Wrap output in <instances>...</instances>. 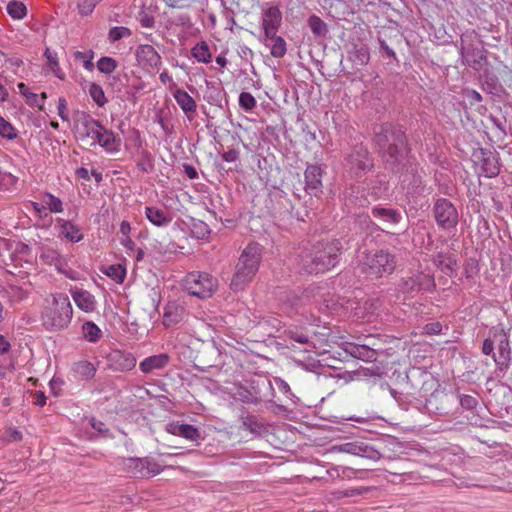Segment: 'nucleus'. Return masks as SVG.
I'll return each mask as SVG.
<instances>
[{
    "instance_id": "nucleus-1",
    "label": "nucleus",
    "mask_w": 512,
    "mask_h": 512,
    "mask_svg": "<svg viewBox=\"0 0 512 512\" xmlns=\"http://www.w3.org/2000/svg\"><path fill=\"white\" fill-rule=\"evenodd\" d=\"M342 245L338 239H326L316 242L301 254L306 272L323 273L335 267L341 254Z\"/></svg>"
},
{
    "instance_id": "nucleus-2",
    "label": "nucleus",
    "mask_w": 512,
    "mask_h": 512,
    "mask_svg": "<svg viewBox=\"0 0 512 512\" xmlns=\"http://www.w3.org/2000/svg\"><path fill=\"white\" fill-rule=\"evenodd\" d=\"M73 307L66 293L48 295L41 310V321L47 331H61L70 325Z\"/></svg>"
},
{
    "instance_id": "nucleus-3",
    "label": "nucleus",
    "mask_w": 512,
    "mask_h": 512,
    "mask_svg": "<svg viewBox=\"0 0 512 512\" xmlns=\"http://www.w3.org/2000/svg\"><path fill=\"white\" fill-rule=\"evenodd\" d=\"M375 142L386 162L396 163L406 151V135L390 123L377 125L374 128Z\"/></svg>"
},
{
    "instance_id": "nucleus-4",
    "label": "nucleus",
    "mask_w": 512,
    "mask_h": 512,
    "mask_svg": "<svg viewBox=\"0 0 512 512\" xmlns=\"http://www.w3.org/2000/svg\"><path fill=\"white\" fill-rule=\"evenodd\" d=\"M262 258V248L258 243H250L241 253L230 286L242 290L256 275Z\"/></svg>"
},
{
    "instance_id": "nucleus-5",
    "label": "nucleus",
    "mask_w": 512,
    "mask_h": 512,
    "mask_svg": "<svg viewBox=\"0 0 512 512\" xmlns=\"http://www.w3.org/2000/svg\"><path fill=\"white\" fill-rule=\"evenodd\" d=\"M342 345L347 354L365 362H377L389 355L384 347V339L378 335L359 336L354 342H344Z\"/></svg>"
},
{
    "instance_id": "nucleus-6",
    "label": "nucleus",
    "mask_w": 512,
    "mask_h": 512,
    "mask_svg": "<svg viewBox=\"0 0 512 512\" xmlns=\"http://www.w3.org/2000/svg\"><path fill=\"white\" fill-rule=\"evenodd\" d=\"M361 271L373 278L390 275L396 267L395 255L387 250L370 251L360 264Z\"/></svg>"
},
{
    "instance_id": "nucleus-7",
    "label": "nucleus",
    "mask_w": 512,
    "mask_h": 512,
    "mask_svg": "<svg viewBox=\"0 0 512 512\" xmlns=\"http://www.w3.org/2000/svg\"><path fill=\"white\" fill-rule=\"evenodd\" d=\"M184 289L201 299L210 297L216 289V280L207 273L190 272L183 280Z\"/></svg>"
},
{
    "instance_id": "nucleus-8",
    "label": "nucleus",
    "mask_w": 512,
    "mask_h": 512,
    "mask_svg": "<svg viewBox=\"0 0 512 512\" xmlns=\"http://www.w3.org/2000/svg\"><path fill=\"white\" fill-rule=\"evenodd\" d=\"M472 161L479 175L496 177L500 172V156L497 152L480 148L472 154Z\"/></svg>"
},
{
    "instance_id": "nucleus-9",
    "label": "nucleus",
    "mask_w": 512,
    "mask_h": 512,
    "mask_svg": "<svg viewBox=\"0 0 512 512\" xmlns=\"http://www.w3.org/2000/svg\"><path fill=\"white\" fill-rule=\"evenodd\" d=\"M398 287L403 293L432 292L436 283L433 274L417 272L402 278Z\"/></svg>"
},
{
    "instance_id": "nucleus-10",
    "label": "nucleus",
    "mask_w": 512,
    "mask_h": 512,
    "mask_svg": "<svg viewBox=\"0 0 512 512\" xmlns=\"http://www.w3.org/2000/svg\"><path fill=\"white\" fill-rule=\"evenodd\" d=\"M437 225L444 230L455 229L458 224V212L455 206L445 198L438 199L433 207Z\"/></svg>"
},
{
    "instance_id": "nucleus-11",
    "label": "nucleus",
    "mask_w": 512,
    "mask_h": 512,
    "mask_svg": "<svg viewBox=\"0 0 512 512\" xmlns=\"http://www.w3.org/2000/svg\"><path fill=\"white\" fill-rule=\"evenodd\" d=\"M125 467L134 478H149L162 471L161 466L152 458H129Z\"/></svg>"
},
{
    "instance_id": "nucleus-12",
    "label": "nucleus",
    "mask_w": 512,
    "mask_h": 512,
    "mask_svg": "<svg viewBox=\"0 0 512 512\" xmlns=\"http://www.w3.org/2000/svg\"><path fill=\"white\" fill-rule=\"evenodd\" d=\"M135 57L138 64L149 73H157L162 66V58L152 45H139Z\"/></svg>"
},
{
    "instance_id": "nucleus-13",
    "label": "nucleus",
    "mask_w": 512,
    "mask_h": 512,
    "mask_svg": "<svg viewBox=\"0 0 512 512\" xmlns=\"http://www.w3.org/2000/svg\"><path fill=\"white\" fill-rule=\"evenodd\" d=\"M76 130L81 139H94L97 136V132L103 129V125L90 114L77 111L75 116Z\"/></svg>"
},
{
    "instance_id": "nucleus-14",
    "label": "nucleus",
    "mask_w": 512,
    "mask_h": 512,
    "mask_svg": "<svg viewBox=\"0 0 512 512\" xmlns=\"http://www.w3.org/2000/svg\"><path fill=\"white\" fill-rule=\"evenodd\" d=\"M347 165L356 176L370 169L372 161L368 150L363 146H356L347 157Z\"/></svg>"
},
{
    "instance_id": "nucleus-15",
    "label": "nucleus",
    "mask_w": 512,
    "mask_h": 512,
    "mask_svg": "<svg viewBox=\"0 0 512 512\" xmlns=\"http://www.w3.org/2000/svg\"><path fill=\"white\" fill-rule=\"evenodd\" d=\"M171 86L174 87L172 95L176 103L184 112L188 120L192 121L197 115L196 101L185 90L177 87L175 83H171Z\"/></svg>"
},
{
    "instance_id": "nucleus-16",
    "label": "nucleus",
    "mask_w": 512,
    "mask_h": 512,
    "mask_svg": "<svg viewBox=\"0 0 512 512\" xmlns=\"http://www.w3.org/2000/svg\"><path fill=\"white\" fill-rule=\"evenodd\" d=\"M282 23V14L277 6H270L263 11L262 27L264 36L277 34Z\"/></svg>"
},
{
    "instance_id": "nucleus-17",
    "label": "nucleus",
    "mask_w": 512,
    "mask_h": 512,
    "mask_svg": "<svg viewBox=\"0 0 512 512\" xmlns=\"http://www.w3.org/2000/svg\"><path fill=\"white\" fill-rule=\"evenodd\" d=\"M323 169L319 165H308L304 172L305 190L309 194L317 195L321 192Z\"/></svg>"
},
{
    "instance_id": "nucleus-18",
    "label": "nucleus",
    "mask_w": 512,
    "mask_h": 512,
    "mask_svg": "<svg viewBox=\"0 0 512 512\" xmlns=\"http://www.w3.org/2000/svg\"><path fill=\"white\" fill-rule=\"evenodd\" d=\"M99 144L108 153H117L120 150L121 139L112 130L103 126L93 139V145Z\"/></svg>"
},
{
    "instance_id": "nucleus-19",
    "label": "nucleus",
    "mask_w": 512,
    "mask_h": 512,
    "mask_svg": "<svg viewBox=\"0 0 512 512\" xmlns=\"http://www.w3.org/2000/svg\"><path fill=\"white\" fill-rule=\"evenodd\" d=\"M331 453H347L355 456L372 458L375 452L364 443L347 442L340 445H334L329 449Z\"/></svg>"
},
{
    "instance_id": "nucleus-20",
    "label": "nucleus",
    "mask_w": 512,
    "mask_h": 512,
    "mask_svg": "<svg viewBox=\"0 0 512 512\" xmlns=\"http://www.w3.org/2000/svg\"><path fill=\"white\" fill-rule=\"evenodd\" d=\"M500 337L498 342V354H493V360L501 370L507 369L511 361V348L509 339L505 334H494V338Z\"/></svg>"
},
{
    "instance_id": "nucleus-21",
    "label": "nucleus",
    "mask_w": 512,
    "mask_h": 512,
    "mask_svg": "<svg viewBox=\"0 0 512 512\" xmlns=\"http://www.w3.org/2000/svg\"><path fill=\"white\" fill-rule=\"evenodd\" d=\"M187 315L185 307L175 301L168 302L164 308L163 324L166 327L177 325L185 319Z\"/></svg>"
},
{
    "instance_id": "nucleus-22",
    "label": "nucleus",
    "mask_w": 512,
    "mask_h": 512,
    "mask_svg": "<svg viewBox=\"0 0 512 512\" xmlns=\"http://www.w3.org/2000/svg\"><path fill=\"white\" fill-rule=\"evenodd\" d=\"M109 361L116 371H130L136 366V358L132 353L115 350L109 355Z\"/></svg>"
},
{
    "instance_id": "nucleus-23",
    "label": "nucleus",
    "mask_w": 512,
    "mask_h": 512,
    "mask_svg": "<svg viewBox=\"0 0 512 512\" xmlns=\"http://www.w3.org/2000/svg\"><path fill=\"white\" fill-rule=\"evenodd\" d=\"M56 223L59 227V234L66 240L72 243H78L84 238L80 226L73 223L72 221L57 218Z\"/></svg>"
},
{
    "instance_id": "nucleus-24",
    "label": "nucleus",
    "mask_w": 512,
    "mask_h": 512,
    "mask_svg": "<svg viewBox=\"0 0 512 512\" xmlns=\"http://www.w3.org/2000/svg\"><path fill=\"white\" fill-rule=\"evenodd\" d=\"M434 265L448 276L456 274L458 264L455 255L438 252L432 259Z\"/></svg>"
},
{
    "instance_id": "nucleus-25",
    "label": "nucleus",
    "mask_w": 512,
    "mask_h": 512,
    "mask_svg": "<svg viewBox=\"0 0 512 512\" xmlns=\"http://www.w3.org/2000/svg\"><path fill=\"white\" fill-rule=\"evenodd\" d=\"M72 298L76 304V306L86 312L91 313L96 310L97 301L89 291L79 289L71 292Z\"/></svg>"
},
{
    "instance_id": "nucleus-26",
    "label": "nucleus",
    "mask_w": 512,
    "mask_h": 512,
    "mask_svg": "<svg viewBox=\"0 0 512 512\" xmlns=\"http://www.w3.org/2000/svg\"><path fill=\"white\" fill-rule=\"evenodd\" d=\"M145 216L151 224L157 227H165L172 221V216L168 211L156 206H146Z\"/></svg>"
},
{
    "instance_id": "nucleus-27",
    "label": "nucleus",
    "mask_w": 512,
    "mask_h": 512,
    "mask_svg": "<svg viewBox=\"0 0 512 512\" xmlns=\"http://www.w3.org/2000/svg\"><path fill=\"white\" fill-rule=\"evenodd\" d=\"M169 360L170 357L166 353L152 355L141 361L139 368L143 373L148 374L154 370L165 368L168 365Z\"/></svg>"
},
{
    "instance_id": "nucleus-28",
    "label": "nucleus",
    "mask_w": 512,
    "mask_h": 512,
    "mask_svg": "<svg viewBox=\"0 0 512 512\" xmlns=\"http://www.w3.org/2000/svg\"><path fill=\"white\" fill-rule=\"evenodd\" d=\"M96 367L87 360L75 362L72 366V373L77 380H91L96 374Z\"/></svg>"
},
{
    "instance_id": "nucleus-29",
    "label": "nucleus",
    "mask_w": 512,
    "mask_h": 512,
    "mask_svg": "<svg viewBox=\"0 0 512 512\" xmlns=\"http://www.w3.org/2000/svg\"><path fill=\"white\" fill-rule=\"evenodd\" d=\"M264 44L270 47V54L274 58H282L286 54V42L277 34H274L273 36H264Z\"/></svg>"
},
{
    "instance_id": "nucleus-30",
    "label": "nucleus",
    "mask_w": 512,
    "mask_h": 512,
    "mask_svg": "<svg viewBox=\"0 0 512 512\" xmlns=\"http://www.w3.org/2000/svg\"><path fill=\"white\" fill-rule=\"evenodd\" d=\"M371 214L374 218H378L392 224H397L401 220V214L399 211L392 208L376 206L372 208Z\"/></svg>"
},
{
    "instance_id": "nucleus-31",
    "label": "nucleus",
    "mask_w": 512,
    "mask_h": 512,
    "mask_svg": "<svg viewBox=\"0 0 512 512\" xmlns=\"http://www.w3.org/2000/svg\"><path fill=\"white\" fill-rule=\"evenodd\" d=\"M42 208L48 209L51 213L63 212V202L55 195L45 192L41 195Z\"/></svg>"
},
{
    "instance_id": "nucleus-32",
    "label": "nucleus",
    "mask_w": 512,
    "mask_h": 512,
    "mask_svg": "<svg viewBox=\"0 0 512 512\" xmlns=\"http://www.w3.org/2000/svg\"><path fill=\"white\" fill-rule=\"evenodd\" d=\"M242 428L253 434L260 435L264 431V425L252 414L241 415Z\"/></svg>"
},
{
    "instance_id": "nucleus-33",
    "label": "nucleus",
    "mask_w": 512,
    "mask_h": 512,
    "mask_svg": "<svg viewBox=\"0 0 512 512\" xmlns=\"http://www.w3.org/2000/svg\"><path fill=\"white\" fill-rule=\"evenodd\" d=\"M19 93L25 98L30 107H37L43 110V101L39 100V95L30 91L29 87L21 82L17 85Z\"/></svg>"
},
{
    "instance_id": "nucleus-34",
    "label": "nucleus",
    "mask_w": 512,
    "mask_h": 512,
    "mask_svg": "<svg viewBox=\"0 0 512 512\" xmlns=\"http://www.w3.org/2000/svg\"><path fill=\"white\" fill-rule=\"evenodd\" d=\"M82 333L88 342L95 343L102 337L101 329L92 321H86L82 325Z\"/></svg>"
},
{
    "instance_id": "nucleus-35",
    "label": "nucleus",
    "mask_w": 512,
    "mask_h": 512,
    "mask_svg": "<svg viewBox=\"0 0 512 512\" xmlns=\"http://www.w3.org/2000/svg\"><path fill=\"white\" fill-rule=\"evenodd\" d=\"M191 55L200 63H209L211 61V53L208 44L204 41L197 43L191 49Z\"/></svg>"
},
{
    "instance_id": "nucleus-36",
    "label": "nucleus",
    "mask_w": 512,
    "mask_h": 512,
    "mask_svg": "<svg viewBox=\"0 0 512 512\" xmlns=\"http://www.w3.org/2000/svg\"><path fill=\"white\" fill-rule=\"evenodd\" d=\"M137 168L143 173H149L153 170L154 164L151 154L143 149L139 152V158L136 162Z\"/></svg>"
},
{
    "instance_id": "nucleus-37",
    "label": "nucleus",
    "mask_w": 512,
    "mask_h": 512,
    "mask_svg": "<svg viewBox=\"0 0 512 512\" xmlns=\"http://www.w3.org/2000/svg\"><path fill=\"white\" fill-rule=\"evenodd\" d=\"M7 13L13 19L20 20L26 16L27 8L22 2L14 0L7 4Z\"/></svg>"
},
{
    "instance_id": "nucleus-38",
    "label": "nucleus",
    "mask_w": 512,
    "mask_h": 512,
    "mask_svg": "<svg viewBox=\"0 0 512 512\" xmlns=\"http://www.w3.org/2000/svg\"><path fill=\"white\" fill-rule=\"evenodd\" d=\"M88 92L92 100L97 104V106H105V104L107 103V98L105 96L103 88L99 84L91 83L89 85Z\"/></svg>"
},
{
    "instance_id": "nucleus-39",
    "label": "nucleus",
    "mask_w": 512,
    "mask_h": 512,
    "mask_svg": "<svg viewBox=\"0 0 512 512\" xmlns=\"http://www.w3.org/2000/svg\"><path fill=\"white\" fill-rule=\"evenodd\" d=\"M105 274L120 284L124 281L126 276V269L121 264H113L107 267Z\"/></svg>"
},
{
    "instance_id": "nucleus-40",
    "label": "nucleus",
    "mask_w": 512,
    "mask_h": 512,
    "mask_svg": "<svg viewBox=\"0 0 512 512\" xmlns=\"http://www.w3.org/2000/svg\"><path fill=\"white\" fill-rule=\"evenodd\" d=\"M308 25L315 36H323L327 32L326 23L316 15L310 16Z\"/></svg>"
},
{
    "instance_id": "nucleus-41",
    "label": "nucleus",
    "mask_w": 512,
    "mask_h": 512,
    "mask_svg": "<svg viewBox=\"0 0 512 512\" xmlns=\"http://www.w3.org/2000/svg\"><path fill=\"white\" fill-rule=\"evenodd\" d=\"M93 57L94 52L92 50L74 52V59L78 62H81L83 67L89 71L94 68V64L92 62Z\"/></svg>"
},
{
    "instance_id": "nucleus-42",
    "label": "nucleus",
    "mask_w": 512,
    "mask_h": 512,
    "mask_svg": "<svg viewBox=\"0 0 512 512\" xmlns=\"http://www.w3.org/2000/svg\"><path fill=\"white\" fill-rule=\"evenodd\" d=\"M0 136L7 140H14L18 136L16 128L3 117H0Z\"/></svg>"
},
{
    "instance_id": "nucleus-43",
    "label": "nucleus",
    "mask_w": 512,
    "mask_h": 512,
    "mask_svg": "<svg viewBox=\"0 0 512 512\" xmlns=\"http://www.w3.org/2000/svg\"><path fill=\"white\" fill-rule=\"evenodd\" d=\"M117 68V61L112 57H101L97 61V69L104 74H111Z\"/></svg>"
},
{
    "instance_id": "nucleus-44",
    "label": "nucleus",
    "mask_w": 512,
    "mask_h": 512,
    "mask_svg": "<svg viewBox=\"0 0 512 512\" xmlns=\"http://www.w3.org/2000/svg\"><path fill=\"white\" fill-rule=\"evenodd\" d=\"M257 105L256 99L254 96L249 92H242L239 95V106L247 111H252Z\"/></svg>"
},
{
    "instance_id": "nucleus-45",
    "label": "nucleus",
    "mask_w": 512,
    "mask_h": 512,
    "mask_svg": "<svg viewBox=\"0 0 512 512\" xmlns=\"http://www.w3.org/2000/svg\"><path fill=\"white\" fill-rule=\"evenodd\" d=\"M131 30L124 26H116L110 29L108 34V39L111 42L119 41L122 38H127L131 36Z\"/></svg>"
},
{
    "instance_id": "nucleus-46",
    "label": "nucleus",
    "mask_w": 512,
    "mask_h": 512,
    "mask_svg": "<svg viewBox=\"0 0 512 512\" xmlns=\"http://www.w3.org/2000/svg\"><path fill=\"white\" fill-rule=\"evenodd\" d=\"M179 436L191 441H197L200 438V433L199 430L193 425L181 424Z\"/></svg>"
},
{
    "instance_id": "nucleus-47",
    "label": "nucleus",
    "mask_w": 512,
    "mask_h": 512,
    "mask_svg": "<svg viewBox=\"0 0 512 512\" xmlns=\"http://www.w3.org/2000/svg\"><path fill=\"white\" fill-rule=\"evenodd\" d=\"M1 188L0 190H10L15 187L18 179L11 173L2 172L0 175Z\"/></svg>"
},
{
    "instance_id": "nucleus-48",
    "label": "nucleus",
    "mask_w": 512,
    "mask_h": 512,
    "mask_svg": "<svg viewBox=\"0 0 512 512\" xmlns=\"http://www.w3.org/2000/svg\"><path fill=\"white\" fill-rule=\"evenodd\" d=\"M7 294L9 295L10 298H12L15 301H21L27 298L28 295L26 290L17 285H10L7 290Z\"/></svg>"
},
{
    "instance_id": "nucleus-49",
    "label": "nucleus",
    "mask_w": 512,
    "mask_h": 512,
    "mask_svg": "<svg viewBox=\"0 0 512 512\" xmlns=\"http://www.w3.org/2000/svg\"><path fill=\"white\" fill-rule=\"evenodd\" d=\"M459 401H460L461 407L464 409H467V410H473L478 405L477 398L474 396H471V395H467V394L460 395Z\"/></svg>"
},
{
    "instance_id": "nucleus-50",
    "label": "nucleus",
    "mask_w": 512,
    "mask_h": 512,
    "mask_svg": "<svg viewBox=\"0 0 512 512\" xmlns=\"http://www.w3.org/2000/svg\"><path fill=\"white\" fill-rule=\"evenodd\" d=\"M99 1L100 0H80L78 3L79 12L85 16L91 14Z\"/></svg>"
},
{
    "instance_id": "nucleus-51",
    "label": "nucleus",
    "mask_w": 512,
    "mask_h": 512,
    "mask_svg": "<svg viewBox=\"0 0 512 512\" xmlns=\"http://www.w3.org/2000/svg\"><path fill=\"white\" fill-rule=\"evenodd\" d=\"M288 337L299 344H309V336L301 331L289 330Z\"/></svg>"
},
{
    "instance_id": "nucleus-52",
    "label": "nucleus",
    "mask_w": 512,
    "mask_h": 512,
    "mask_svg": "<svg viewBox=\"0 0 512 512\" xmlns=\"http://www.w3.org/2000/svg\"><path fill=\"white\" fill-rule=\"evenodd\" d=\"M138 20H139L141 26L145 27V28H153L155 25L154 16L146 11H141L139 13Z\"/></svg>"
},
{
    "instance_id": "nucleus-53",
    "label": "nucleus",
    "mask_w": 512,
    "mask_h": 512,
    "mask_svg": "<svg viewBox=\"0 0 512 512\" xmlns=\"http://www.w3.org/2000/svg\"><path fill=\"white\" fill-rule=\"evenodd\" d=\"M342 469V474L345 476V477H348L350 478L351 477V474H353L355 477L359 478V479H366L367 478V470H356V469H353V468H350V467H341Z\"/></svg>"
},
{
    "instance_id": "nucleus-54",
    "label": "nucleus",
    "mask_w": 512,
    "mask_h": 512,
    "mask_svg": "<svg viewBox=\"0 0 512 512\" xmlns=\"http://www.w3.org/2000/svg\"><path fill=\"white\" fill-rule=\"evenodd\" d=\"M173 23L176 26H181V27H185V28H190L192 26V20L188 14L176 15L173 19Z\"/></svg>"
},
{
    "instance_id": "nucleus-55",
    "label": "nucleus",
    "mask_w": 512,
    "mask_h": 512,
    "mask_svg": "<svg viewBox=\"0 0 512 512\" xmlns=\"http://www.w3.org/2000/svg\"><path fill=\"white\" fill-rule=\"evenodd\" d=\"M442 331V324L440 322H431L423 327V332L427 335H438Z\"/></svg>"
},
{
    "instance_id": "nucleus-56",
    "label": "nucleus",
    "mask_w": 512,
    "mask_h": 512,
    "mask_svg": "<svg viewBox=\"0 0 512 512\" xmlns=\"http://www.w3.org/2000/svg\"><path fill=\"white\" fill-rule=\"evenodd\" d=\"M57 111H58L59 117L63 121H68L69 117L67 114V102H66L65 98H63V97L59 98L58 105H57Z\"/></svg>"
},
{
    "instance_id": "nucleus-57",
    "label": "nucleus",
    "mask_w": 512,
    "mask_h": 512,
    "mask_svg": "<svg viewBox=\"0 0 512 512\" xmlns=\"http://www.w3.org/2000/svg\"><path fill=\"white\" fill-rule=\"evenodd\" d=\"M45 55L47 56L49 66L52 71L56 74L57 77L63 79V76L59 74V64L57 59L50 54L48 49L46 50Z\"/></svg>"
},
{
    "instance_id": "nucleus-58",
    "label": "nucleus",
    "mask_w": 512,
    "mask_h": 512,
    "mask_svg": "<svg viewBox=\"0 0 512 512\" xmlns=\"http://www.w3.org/2000/svg\"><path fill=\"white\" fill-rule=\"evenodd\" d=\"M239 155H240L239 150H237L235 148H229L227 151H225L222 154V158L224 161L232 163V162H235L236 160H238Z\"/></svg>"
},
{
    "instance_id": "nucleus-59",
    "label": "nucleus",
    "mask_w": 512,
    "mask_h": 512,
    "mask_svg": "<svg viewBox=\"0 0 512 512\" xmlns=\"http://www.w3.org/2000/svg\"><path fill=\"white\" fill-rule=\"evenodd\" d=\"M239 397L240 400L243 401L244 403L257 404L259 401L256 396H254L251 392L247 390L239 392Z\"/></svg>"
},
{
    "instance_id": "nucleus-60",
    "label": "nucleus",
    "mask_w": 512,
    "mask_h": 512,
    "mask_svg": "<svg viewBox=\"0 0 512 512\" xmlns=\"http://www.w3.org/2000/svg\"><path fill=\"white\" fill-rule=\"evenodd\" d=\"M482 353L485 355H492L494 353V340L487 338L483 341Z\"/></svg>"
},
{
    "instance_id": "nucleus-61",
    "label": "nucleus",
    "mask_w": 512,
    "mask_h": 512,
    "mask_svg": "<svg viewBox=\"0 0 512 512\" xmlns=\"http://www.w3.org/2000/svg\"><path fill=\"white\" fill-rule=\"evenodd\" d=\"M372 490V487L348 488V497L363 495Z\"/></svg>"
},
{
    "instance_id": "nucleus-62",
    "label": "nucleus",
    "mask_w": 512,
    "mask_h": 512,
    "mask_svg": "<svg viewBox=\"0 0 512 512\" xmlns=\"http://www.w3.org/2000/svg\"><path fill=\"white\" fill-rule=\"evenodd\" d=\"M183 171L189 179H196L198 177L196 169L190 164H183Z\"/></svg>"
},
{
    "instance_id": "nucleus-63",
    "label": "nucleus",
    "mask_w": 512,
    "mask_h": 512,
    "mask_svg": "<svg viewBox=\"0 0 512 512\" xmlns=\"http://www.w3.org/2000/svg\"><path fill=\"white\" fill-rule=\"evenodd\" d=\"M33 403L39 407H43L46 404V396H45L44 392H42V391L35 392Z\"/></svg>"
},
{
    "instance_id": "nucleus-64",
    "label": "nucleus",
    "mask_w": 512,
    "mask_h": 512,
    "mask_svg": "<svg viewBox=\"0 0 512 512\" xmlns=\"http://www.w3.org/2000/svg\"><path fill=\"white\" fill-rule=\"evenodd\" d=\"M275 382L277 384V387L278 389L285 393V394H288L291 392V389H290V386L287 382H285L284 380L280 379V378H276L275 379Z\"/></svg>"
}]
</instances>
